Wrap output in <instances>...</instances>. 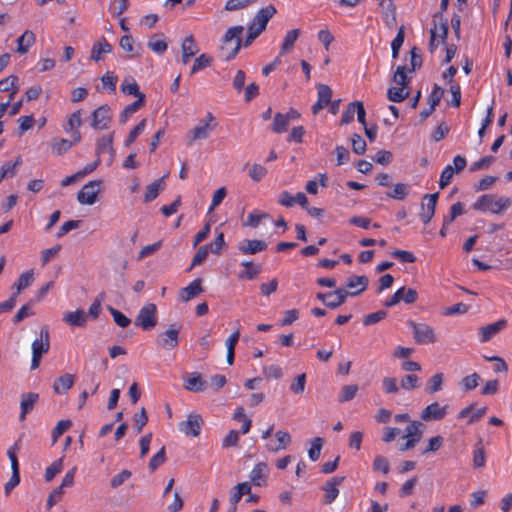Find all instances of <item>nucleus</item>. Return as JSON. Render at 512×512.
Instances as JSON below:
<instances>
[{"instance_id":"1","label":"nucleus","mask_w":512,"mask_h":512,"mask_svg":"<svg viewBox=\"0 0 512 512\" xmlns=\"http://www.w3.org/2000/svg\"><path fill=\"white\" fill-rule=\"evenodd\" d=\"M243 30V26L237 25L229 28L225 32L220 47L221 56L225 61L232 60L238 54L242 45L241 35Z\"/></svg>"},{"instance_id":"2","label":"nucleus","mask_w":512,"mask_h":512,"mask_svg":"<svg viewBox=\"0 0 512 512\" xmlns=\"http://www.w3.org/2000/svg\"><path fill=\"white\" fill-rule=\"evenodd\" d=\"M511 205L510 198L497 197L493 194H485L480 196L473 204V209L481 212H491L500 214L503 210Z\"/></svg>"},{"instance_id":"3","label":"nucleus","mask_w":512,"mask_h":512,"mask_svg":"<svg viewBox=\"0 0 512 512\" xmlns=\"http://www.w3.org/2000/svg\"><path fill=\"white\" fill-rule=\"evenodd\" d=\"M217 125L218 123L214 115L211 112H207L205 117L199 121L197 126L187 131V144L192 145L198 140L207 139Z\"/></svg>"},{"instance_id":"4","label":"nucleus","mask_w":512,"mask_h":512,"mask_svg":"<svg viewBox=\"0 0 512 512\" xmlns=\"http://www.w3.org/2000/svg\"><path fill=\"white\" fill-rule=\"evenodd\" d=\"M409 327L412 330L414 340L417 344L427 345L433 344L437 341V336L434 329L426 323H417L414 321L408 322Z\"/></svg>"},{"instance_id":"5","label":"nucleus","mask_w":512,"mask_h":512,"mask_svg":"<svg viewBox=\"0 0 512 512\" xmlns=\"http://www.w3.org/2000/svg\"><path fill=\"white\" fill-rule=\"evenodd\" d=\"M157 324V307L153 303L145 304L139 311L135 325L144 331L154 328Z\"/></svg>"},{"instance_id":"6","label":"nucleus","mask_w":512,"mask_h":512,"mask_svg":"<svg viewBox=\"0 0 512 512\" xmlns=\"http://www.w3.org/2000/svg\"><path fill=\"white\" fill-rule=\"evenodd\" d=\"M453 165L454 166L447 165L442 170L439 179V186L441 189H444L451 183L455 173H459L465 169L467 161L463 156L457 155L453 158Z\"/></svg>"},{"instance_id":"7","label":"nucleus","mask_w":512,"mask_h":512,"mask_svg":"<svg viewBox=\"0 0 512 512\" xmlns=\"http://www.w3.org/2000/svg\"><path fill=\"white\" fill-rule=\"evenodd\" d=\"M112 121V113L109 105L99 106L92 112L91 126L96 130L108 129Z\"/></svg>"},{"instance_id":"8","label":"nucleus","mask_w":512,"mask_h":512,"mask_svg":"<svg viewBox=\"0 0 512 512\" xmlns=\"http://www.w3.org/2000/svg\"><path fill=\"white\" fill-rule=\"evenodd\" d=\"M100 180H92L85 184L77 194V200L83 205H93L100 192Z\"/></svg>"},{"instance_id":"9","label":"nucleus","mask_w":512,"mask_h":512,"mask_svg":"<svg viewBox=\"0 0 512 512\" xmlns=\"http://www.w3.org/2000/svg\"><path fill=\"white\" fill-rule=\"evenodd\" d=\"M202 425V417L199 414L191 413L187 416L186 420L178 424V429L186 436L198 437L201 433Z\"/></svg>"},{"instance_id":"10","label":"nucleus","mask_w":512,"mask_h":512,"mask_svg":"<svg viewBox=\"0 0 512 512\" xmlns=\"http://www.w3.org/2000/svg\"><path fill=\"white\" fill-rule=\"evenodd\" d=\"M421 422L411 421L405 429L406 442L399 447V451H407L416 446L422 438Z\"/></svg>"},{"instance_id":"11","label":"nucleus","mask_w":512,"mask_h":512,"mask_svg":"<svg viewBox=\"0 0 512 512\" xmlns=\"http://www.w3.org/2000/svg\"><path fill=\"white\" fill-rule=\"evenodd\" d=\"M438 197V192L433 194H426L423 196L421 201V212L419 216L424 224H428L432 220L435 214Z\"/></svg>"},{"instance_id":"12","label":"nucleus","mask_w":512,"mask_h":512,"mask_svg":"<svg viewBox=\"0 0 512 512\" xmlns=\"http://www.w3.org/2000/svg\"><path fill=\"white\" fill-rule=\"evenodd\" d=\"M344 479V476H334L325 482L322 487L324 491V504H331L336 500L340 492L338 486L342 484Z\"/></svg>"},{"instance_id":"13","label":"nucleus","mask_w":512,"mask_h":512,"mask_svg":"<svg viewBox=\"0 0 512 512\" xmlns=\"http://www.w3.org/2000/svg\"><path fill=\"white\" fill-rule=\"evenodd\" d=\"M267 243L259 239H243L238 242V251L243 255H255L267 249Z\"/></svg>"},{"instance_id":"14","label":"nucleus","mask_w":512,"mask_h":512,"mask_svg":"<svg viewBox=\"0 0 512 512\" xmlns=\"http://www.w3.org/2000/svg\"><path fill=\"white\" fill-rule=\"evenodd\" d=\"M179 328L174 325L158 335V344L165 350H172L179 344Z\"/></svg>"},{"instance_id":"15","label":"nucleus","mask_w":512,"mask_h":512,"mask_svg":"<svg viewBox=\"0 0 512 512\" xmlns=\"http://www.w3.org/2000/svg\"><path fill=\"white\" fill-rule=\"evenodd\" d=\"M276 441H269L265 444V449L270 453H277L285 450L292 442L291 435L285 430H278L275 433Z\"/></svg>"},{"instance_id":"16","label":"nucleus","mask_w":512,"mask_h":512,"mask_svg":"<svg viewBox=\"0 0 512 512\" xmlns=\"http://www.w3.org/2000/svg\"><path fill=\"white\" fill-rule=\"evenodd\" d=\"M32 354L43 356L48 353L50 349V335L47 326L40 329L39 337L36 338L31 345Z\"/></svg>"},{"instance_id":"17","label":"nucleus","mask_w":512,"mask_h":512,"mask_svg":"<svg viewBox=\"0 0 512 512\" xmlns=\"http://www.w3.org/2000/svg\"><path fill=\"white\" fill-rule=\"evenodd\" d=\"M446 415L447 406H441L438 402H433L422 410L420 417L424 421H438Z\"/></svg>"},{"instance_id":"18","label":"nucleus","mask_w":512,"mask_h":512,"mask_svg":"<svg viewBox=\"0 0 512 512\" xmlns=\"http://www.w3.org/2000/svg\"><path fill=\"white\" fill-rule=\"evenodd\" d=\"M81 124L82 112L81 110H77L69 116L67 123L63 127L66 133H71L74 142L81 141V133L79 131Z\"/></svg>"},{"instance_id":"19","label":"nucleus","mask_w":512,"mask_h":512,"mask_svg":"<svg viewBox=\"0 0 512 512\" xmlns=\"http://www.w3.org/2000/svg\"><path fill=\"white\" fill-rule=\"evenodd\" d=\"M369 280L365 275H353L347 279L346 290L348 296H357L362 293L368 286Z\"/></svg>"},{"instance_id":"20","label":"nucleus","mask_w":512,"mask_h":512,"mask_svg":"<svg viewBox=\"0 0 512 512\" xmlns=\"http://www.w3.org/2000/svg\"><path fill=\"white\" fill-rule=\"evenodd\" d=\"M332 93V89L326 84H319L317 86L318 99L312 106L313 114H318L320 110L331 102Z\"/></svg>"},{"instance_id":"21","label":"nucleus","mask_w":512,"mask_h":512,"mask_svg":"<svg viewBox=\"0 0 512 512\" xmlns=\"http://www.w3.org/2000/svg\"><path fill=\"white\" fill-rule=\"evenodd\" d=\"M278 203L285 207H293L295 204H299L302 208H307L308 199L303 192L291 195L288 191H282Z\"/></svg>"},{"instance_id":"22","label":"nucleus","mask_w":512,"mask_h":512,"mask_svg":"<svg viewBox=\"0 0 512 512\" xmlns=\"http://www.w3.org/2000/svg\"><path fill=\"white\" fill-rule=\"evenodd\" d=\"M113 138L114 133H110L108 135H104L97 141L96 154L98 158L100 155L108 153L110 155L109 164H111L115 157V150L113 148Z\"/></svg>"},{"instance_id":"23","label":"nucleus","mask_w":512,"mask_h":512,"mask_svg":"<svg viewBox=\"0 0 512 512\" xmlns=\"http://www.w3.org/2000/svg\"><path fill=\"white\" fill-rule=\"evenodd\" d=\"M203 292L202 279H194L190 284L179 291L183 302H188Z\"/></svg>"},{"instance_id":"24","label":"nucleus","mask_w":512,"mask_h":512,"mask_svg":"<svg viewBox=\"0 0 512 512\" xmlns=\"http://www.w3.org/2000/svg\"><path fill=\"white\" fill-rule=\"evenodd\" d=\"M112 51V45L105 37H102L95 42L91 48L90 59L99 62L103 59V55L109 54Z\"/></svg>"},{"instance_id":"25","label":"nucleus","mask_w":512,"mask_h":512,"mask_svg":"<svg viewBox=\"0 0 512 512\" xmlns=\"http://www.w3.org/2000/svg\"><path fill=\"white\" fill-rule=\"evenodd\" d=\"M268 465L265 462L257 463L250 472V480L254 486H262L268 477Z\"/></svg>"},{"instance_id":"26","label":"nucleus","mask_w":512,"mask_h":512,"mask_svg":"<svg viewBox=\"0 0 512 512\" xmlns=\"http://www.w3.org/2000/svg\"><path fill=\"white\" fill-rule=\"evenodd\" d=\"M507 324L505 319H500L492 324L483 326L479 329L481 342L489 341L493 336L500 332Z\"/></svg>"},{"instance_id":"27","label":"nucleus","mask_w":512,"mask_h":512,"mask_svg":"<svg viewBox=\"0 0 512 512\" xmlns=\"http://www.w3.org/2000/svg\"><path fill=\"white\" fill-rule=\"evenodd\" d=\"M39 395L37 393L29 392L21 395L20 402V415L19 420L24 421L26 419V415L33 410L36 402L38 401Z\"/></svg>"},{"instance_id":"28","label":"nucleus","mask_w":512,"mask_h":512,"mask_svg":"<svg viewBox=\"0 0 512 512\" xmlns=\"http://www.w3.org/2000/svg\"><path fill=\"white\" fill-rule=\"evenodd\" d=\"M181 51L183 64L189 63L191 58L198 53L199 48L192 35H188L184 38L181 44Z\"/></svg>"},{"instance_id":"29","label":"nucleus","mask_w":512,"mask_h":512,"mask_svg":"<svg viewBox=\"0 0 512 512\" xmlns=\"http://www.w3.org/2000/svg\"><path fill=\"white\" fill-rule=\"evenodd\" d=\"M36 36L34 32L30 30H26L20 37L17 39V49L16 51L19 54H26L29 49L35 44Z\"/></svg>"},{"instance_id":"30","label":"nucleus","mask_w":512,"mask_h":512,"mask_svg":"<svg viewBox=\"0 0 512 512\" xmlns=\"http://www.w3.org/2000/svg\"><path fill=\"white\" fill-rule=\"evenodd\" d=\"M241 266L244 267V270L237 275L238 279L241 280H253L261 272V266L254 264L252 261H242Z\"/></svg>"},{"instance_id":"31","label":"nucleus","mask_w":512,"mask_h":512,"mask_svg":"<svg viewBox=\"0 0 512 512\" xmlns=\"http://www.w3.org/2000/svg\"><path fill=\"white\" fill-rule=\"evenodd\" d=\"M63 321L72 327H83L87 322V316L83 310H76L64 314Z\"/></svg>"},{"instance_id":"32","label":"nucleus","mask_w":512,"mask_h":512,"mask_svg":"<svg viewBox=\"0 0 512 512\" xmlns=\"http://www.w3.org/2000/svg\"><path fill=\"white\" fill-rule=\"evenodd\" d=\"M74 382V375L64 374L54 381L53 390L56 394H64L73 386Z\"/></svg>"},{"instance_id":"33","label":"nucleus","mask_w":512,"mask_h":512,"mask_svg":"<svg viewBox=\"0 0 512 512\" xmlns=\"http://www.w3.org/2000/svg\"><path fill=\"white\" fill-rule=\"evenodd\" d=\"M206 382L200 374L191 373L184 383L185 389L192 392H202L205 389Z\"/></svg>"},{"instance_id":"34","label":"nucleus","mask_w":512,"mask_h":512,"mask_svg":"<svg viewBox=\"0 0 512 512\" xmlns=\"http://www.w3.org/2000/svg\"><path fill=\"white\" fill-rule=\"evenodd\" d=\"M347 297V290L344 288H338L335 291L330 292V297L326 300V307L336 309L346 301Z\"/></svg>"},{"instance_id":"35","label":"nucleus","mask_w":512,"mask_h":512,"mask_svg":"<svg viewBox=\"0 0 512 512\" xmlns=\"http://www.w3.org/2000/svg\"><path fill=\"white\" fill-rule=\"evenodd\" d=\"M77 143L78 142H74L73 138L72 140H67L64 138H54L51 143L52 152L53 154L60 156L68 152L71 149V147Z\"/></svg>"},{"instance_id":"36","label":"nucleus","mask_w":512,"mask_h":512,"mask_svg":"<svg viewBox=\"0 0 512 512\" xmlns=\"http://www.w3.org/2000/svg\"><path fill=\"white\" fill-rule=\"evenodd\" d=\"M164 177L165 176L153 181L146 187V192L144 195L145 202H151L154 199H156L157 196L159 195L160 191H162L164 189Z\"/></svg>"},{"instance_id":"37","label":"nucleus","mask_w":512,"mask_h":512,"mask_svg":"<svg viewBox=\"0 0 512 512\" xmlns=\"http://www.w3.org/2000/svg\"><path fill=\"white\" fill-rule=\"evenodd\" d=\"M250 491L251 487L247 482L238 483L233 487L230 494V503L234 505V510H236V505L241 500L243 495L249 494Z\"/></svg>"},{"instance_id":"38","label":"nucleus","mask_w":512,"mask_h":512,"mask_svg":"<svg viewBox=\"0 0 512 512\" xmlns=\"http://www.w3.org/2000/svg\"><path fill=\"white\" fill-rule=\"evenodd\" d=\"M434 26L430 30V34L435 32L436 37H438L442 43H445L447 35H448V24L447 21H443L442 16H435L433 19Z\"/></svg>"},{"instance_id":"39","label":"nucleus","mask_w":512,"mask_h":512,"mask_svg":"<svg viewBox=\"0 0 512 512\" xmlns=\"http://www.w3.org/2000/svg\"><path fill=\"white\" fill-rule=\"evenodd\" d=\"M300 33V29H292L285 34L282 45L280 47V56L284 55L294 47V44L299 38Z\"/></svg>"},{"instance_id":"40","label":"nucleus","mask_w":512,"mask_h":512,"mask_svg":"<svg viewBox=\"0 0 512 512\" xmlns=\"http://www.w3.org/2000/svg\"><path fill=\"white\" fill-rule=\"evenodd\" d=\"M276 12V8L270 4L261 8L253 19L266 29L268 22L276 14Z\"/></svg>"},{"instance_id":"41","label":"nucleus","mask_w":512,"mask_h":512,"mask_svg":"<svg viewBox=\"0 0 512 512\" xmlns=\"http://www.w3.org/2000/svg\"><path fill=\"white\" fill-rule=\"evenodd\" d=\"M18 77L15 75H10L2 80H0V91L8 92L10 91L9 102L13 99L14 95L18 92Z\"/></svg>"},{"instance_id":"42","label":"nucleus","mask_w":512,"mask_h":512,"mask_svg":"<svg viewBox=\"0 0 512 512\" xmlns=\"http://www.w3.org/2000/svg\"><path fill=\"white\" fill-rule=\"evenodd\" d=\"M121 91L122 93H124L125 95H133L137 98H139V95L143 94L141 91H140V88H139V85L138 83L136 82V80L129 76V77H126L122 84H121Z\"/></svg>"},{"instance_id":"43","label":"nucleus","mask_w":512,"mask_h":512,"mask_svg":"<svg viewBox=\"0 0 512 512\" xmlns=\"http://www.w3.org/2000/svg\"><path fill=\"white\" fill-rule=\"evenodd\" d=\"M34 281V272L33 270L26 271L22 273L17 282L14 284V287L16 288L17 295L27 287H29Z\"/></svg>"},{"instance_id":"44","label":"nucleus","mask_w":512,"mask_h":512,"mask_svg":"<svg viewBox=\"0 0 512 512\" xmlns=\"http://www.w3.org/2000/svg\"><path fill=\"white\" fill-rule=\"evenodd\" d=\"M147 125V119H142L130 132L127 138L124 140V146L129 147L135 142L137 137L144 132Z\"/></svg>"},{"instance_id":"45","label":"nucleus","mask_w":512,"mask_h":512,"mask_svg":"<svg viewBox=\"0 0 512 512\" xmlns=\"http://www.w3.org/2000/svg\"><path fill=\"white\" fill-rule=\"evenodd\" d=\"M212 63V58L207 54H201L199 55L195 60L191 67L190 74L194 75L200 70H203L207 67H209Z\"/></svg>"},{"instance_id":"46","label":"nucleus","mask_w":512,"mask_h":512,"mask_svg":"<svg viewBox=\"0 0 512 512\" xmlns=\"http://www.w3.org/2000/svg\"><path fill=\"white\" fill-rule=\"evenodd\" d=\"M147 46L156 54H163L168 48L167 42L164 39L158 38V35H153L149 39Z\"/></svg>"},{"instance_id":"47","label":"nucleus","mask_w":512,"mask_h":512,"mask_svg":"<svg viewBox=\"0 0 512 512\" xmlns=\"http://www.w3.org/2000/svg\"><path fill=\"white\" fill-rule=\"evenodd\" d=\"M288 125L289 122L283 116V113L278 112L274 116L271 129L275 133L282 134L287 131Z\"/></svg>"},{"instance_id":"48","label":"nucleus","mask_w":512,"mask_h":512,"mask_svg":"<svg viewBox=\"0 0 512 512\" xmlns=\"http://www.w3.org/2000/svg\"><path fill=\"white\" fill-rule=\"evenodd\" d=\"M443 381H444L443 373L434 374L428 381V385L426 387L427 393L434 394V393L442 390Z\"/></svg>"},{"instance_id":"49","label":"nucleus","mask_w":512,"mask_h":512,"mask_svg":"<svg viewBox=\"0 0 512 512\" xmlns=\"http://www.w3.org/2000/svg\"><path fill=\"white\" fill-rule=\"evenodd\" d=\"M118 77L113 71H107L102 77L101 82L103 87L108 90L109 93L116 92Z\"/></svg>"},{"instance_id":"50","label":"nucleus","mask_w":512,"mask_h":512,"mask_svg":"<svg viewBox=\"0 0 512 512\" xmlns=\"http://www.w3.org/2000/svg\"><path fill=\"white\" fill-rule=\"evenodd\" d=\"M407 96L408 92L405 91V87L403 86L391 87L387 92V97L392 102H402L406 99Z\"/></svg>"},{"instance_id":"51","label":"nucleus","mask_w":512,"mask_h":512,"mask_svg":"<svg viewBox=\"0 0 512 512\" xmlns=\"http://www.w3.org/2000/svg\"><path fill=\"white\" fill-rule=\"evenodd\" d=\"M22 164L21 156H18L14 162H5L1 166L2 175H6V177H14L17 173V168Z\"/></svg>"},{"instance_id":"52","label":"nucleus","mask_w":512,"mask_h":512,"mask_svg":"<svg viewBox=\"0 0 512 512\" xmlns=\"http://www.w3.org/2000/svg\"><path fill=\"white\" fill-rule=\"evenodd\" d=\"M267 217H268L267 213L254 210L251 213H249V215L243 225L245 227L256 228L259 226L261 220L264 218H267Z\"/></svg>"},{"instance_id":"53","label":"nucleus","mask_w":512,"mask_h":512,"mask_svg":"<svg viewBox=\"0 0 512 512\" xmlns=\"http://www.w3.org/2000/svg\"><path fill=\"white\" fill-rule=\"evenodd\" d=\"M409 192V186L404 183H397L393 190L387 192V196L396 200H404Z\"/></svg>"},{"instance_id":"54","label":"nucleus","mask_w":512,"mask_h":512,"mask_svg":"<svg viewBox=\"0 0 512 512\" xmlns=\"http://www.w3.org/2000/svg\"><path fill=\"white\" fill-rule=\"evenodd\" d=\"M267 173H268V171L263 165L254 163L251 165L248 174H249V177L254 182H260L263 178H265Z\"/></svg>"},{"instance_id":"55","label":"nucleus","mask_w":512,"mask_h":512,"mask_svg":"<svg viewBox=\"0 0 512 512\" xmlns=\"http://www.w3.org/2000/svg\"><path fill=\"white\" fill-rule=\"evenodd\" d=\"M480 381V376L477 373H472L466 377H464L461 382L460 386L463 391H471L475 389Z\"/></svg>"},{"instance_id":"56","label":"nucleus","mask_w":512,"mask_h":512,"mask_svg":"<svg viewBox=\"0 0 512 512\" xmlns=\"http://www.w3.org/2000/svg\"><path fill=\"white\" fill-rule=\"evenodd\" d=\"M400 386L404 390H414L420 386V378L415 374H408L402 378Z\"/></svg>"},{"instance_id":"57","label":"nucleus","mask_w":512,"mask_h":512,"mask_svg":"<svg viewBox=\"0 0 512 512\" xmlns=\"http://www.w3.org/2000/svg\"><path fill=\"white\" fill-rule=\"evenodd\" d=\"M359 102L360 101H355V102H351L348 104L347 108L345 109V111L342 114L341 122H340L341 125H347L353 121L355 113H357V109H358L357 104Z\"/></svg>"},{"instance_id":"58","label":"nucleus","mask_w":512,"mask_h":512,"mask_svg":"<svg viewBox=\"0 0 512 512\" xmlns=\"http://www.w3.org/2000/svg\"><path fill=\"white\" fill-rule=\"evenodd\" d=\"M72 426V422L68 419L60 420L56 424L55 428L52 431V442L56 443L59 437L66 432Z\"/></svg>"},{"instance_id":"59","label":"nucleus","mask_w":512,"mask_h":512,"mask_svg":"<svg viewBox=\"0 0 512 512\" xmlns=\"http://www.w3.org/2000/svg\"><path fill=\"white\" fill-rule=\"evenodd\" d=\"M209 248H210V245H203V246L199 247V249L197 250V252L195 253V255L192 259L191 266H190L189 270L200 265L207 258L209 251H210Z\"/></svg>"},{"instance_id":"60","label":"nucleus","mask_w":512,"mask_h":512,"mask_svg":"<svg viewBox=\"0 0 512 512\" xmlns=\"http://www.w3.org/2000/svg\"><path fill=\"white\" fill-rule=\"evenodd\" d=\"M63 461L62 459L55 460L45 471V480L47 482L53 480V478L62 471Z\"/></svg>"},{"instance_id":"61","label":"nucleus","mask_w":512,"mask_h":512,"mask_svg":"<svg viewBox=\"0 0 512 512\" xmlns=\"http://www.w3.org/2000/svg\"><path fill=\"white\" fill-rule=\"evenodd\" d=\"M383 18L389 28L396 25V7L393 2H389L386 11L383 13Z\"/></svg>"},{"instance_id":"62","label":"nucleus","mask_w":512,"mask_h":512,"mask_svg":"<svg viewBox=\"0 0 512 512\" xmlns=\"http://www.w3.org/2000/svg\"><path fill=\"white\" fill-rule=\"evenodd\" d=\"M323 446V439L320 437H316L312 441V445L308 451V455L311 461H317L321 454V449Z\"/></svg>"},{"instance_id":"63","label":"nucleus","mask_w":512,"mask_h":512,"mask_svg":"<svg viewBox=\"0 0 512 512\" xmlns=\"http://www.w3.org/2000/svg\"><path fill=\"white\" fill-rule=\"evenodd\" d=\"M166 461L165 448L162 447L149 461V469L154 472Z\"/></svg>"},{"instance_id":"64","label":"nucleus","mask_w":512,"mask_h":512,"mask_svg":"<svg viewBox=\"0 0 512 512\" xmlns=\"http://www.w3.org/2000/svg\"><path fill=\"white\" fill-rule=\"evenodd\" d=\"M306 386V374H299L290 385V390L294 394H302Z\"/></svg>"}]
</instances>
